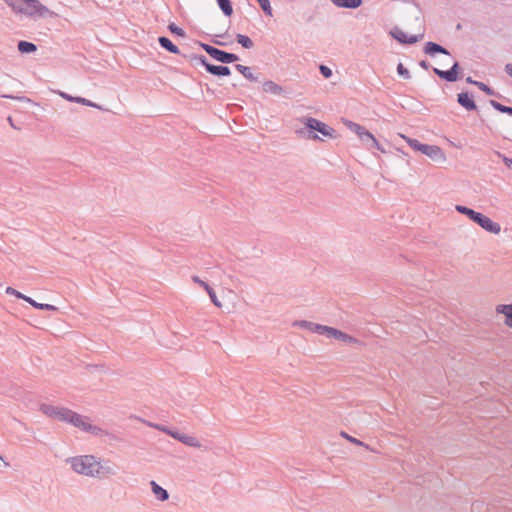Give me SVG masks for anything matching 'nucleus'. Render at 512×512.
Wrapping results in <instances>:
<instances>
[{
  "instance_id": "1",
  "label": "nucleus",
  "mask_w": 512,
  "mask_h": 512,
  "mask_svg": "<svg viewBox=\"0 0 512 512\" xmlns=\"http://www.w3.org/2000/svg\"><path fill=\"white\" fill-rule=\"evenodd\" d=\"M65 463L74 473L88 478L101 480L116 475V471L109 461H104L92 454L68 457Z\"/></svg>"
},
{
  "instance_id": "2",
  "label": "nucleus",
  "mask_w": 512,
  "mask_h": 512,
  "mask_svg": "<svg viewBox=\"0 0 512 512\" xmlns=\"http://www.w3.org/2000/svg\"><path fill=\"white\" fill-rule=\"evenodd\" d=\"M16 14L25 15L31 19L54 17L56 14L39 0H3Z\"/></svg>"
},
{
  "instance_id": "3",
  "label": "nucleus",
  "mask_w": 512,
  "mask_h": 512,
  "mask_svg": "<svg viewBox=\"0 0 512 512\" xmlns=\"http://www.w3.org/2000/svg\"><path fill=\"white\" fill-rule=\"evenodd\" d=\"M456 211L467 216L471 221L478 224L481 228L486 230L487 232L493 234H499L501 231V227L498 223L492 221L489 217L484 214L477 212L469 207L463 205H456Z\"/></svg>"
},
{
  "instance_id": "4",
  "label": "nucleus",
  "mask_w": 512,
  "mask_h": 512,
  "mask_svg": "<svg viewBox=\"0 0 512 512\" xmlns=\"http://www.w3.org/2000/svg\"><path fill=\"white\" fill-rule=\"evenodd\" d=\"M68 424H71L72 426L92 434L93 436L101 437L103 435H106L107 432L103 430L102 428L92 425L88 422V418L85 416H82L74 411H71Z\"/></svg>"
},
{
  "instance_id": "5",
  "label": "nucleus",
  "mask_w": 512,
  "mask_h": 512,
  "mask_svg": "<svg viewBox=\"0 0 512 512\" xmlns=\"http://www.w3.org/2000/svg\"><path fill=\"white\" fill-rule=\"evenodd\" d=\"M68 424H71L72 426L92 434L93 436L101 437L103 435H106L107 432L103 430L102 428L92 425L88 422V418L85 416H82L74 411H71Z\"/></svg>"
},
{
  "instance_id": "6",
  "label": "nucleus",
  "mask_w": 512,
  "mask_h": 512,
  "mask_svg": "<svg viewBox=\"0 0 512 512\" xmlns=\"http://www.w3.org/2000/svg\"><path fill=\"white\" fill-rule=\"evenodd\" d=\"M301 122L307 129H309L308 138L313 140H320V137L313 133L314 131H317L327 137H333V133L335 132L334 129L328 127L325 123L312 117H304L301 119Z\"/></svg>"
},
{
  "instance_id": "7",
  "label": "nucleus",
  "mask_w": 512,
  "mask_h": 512,
  "mask_svg": "<svg viewBox=\"0 0 512 512\" xmlns=\"http://www.w3.org/2000/svg\"><path fill=\"white\" fill-rule=\"evenodd\" d=\"M200 46L209 56L218 62L229 64L239 60V57L236 54L220 50L209 44L200 43Z\"/></svg>"
},
{
  "instance_id": "8",
  "label": "nucleus",
  "mask_w": 512,
  "mask_h": 512,
  "mask_svg": "<svg viewBox=\"0 0 512 512\" xmlns=\"http://www.w3.org/2000/svg\"><path fill=\"white\" fill-rule=\"evenodd\" d=\"M40 411L47 417L68 423L72 410L66 407L54 406L43 403L40 405Z\"/></svg>"
},
{
  "instance_id": "9",
  "label": "nucleus",
  "mask_w": 512,
  "mask_h": 512,
  "mask_svg": "<svg viewBox=\"0 0 512 512\" xmlns=\"http://www.w3.org/2000/svg\"><path fill=\"white\" fill-rule=\"evenodd\" d=\"M195 60H197L201 65H203L206 71L212 75L229 76L231 74L230 68L228 66L211 64L208 62L207 58L204 55L195 56Z\"/></svg>"
},
{
  "instance_id": "10",
  "label": "nucleus",
  "mask_w": 512,
  "mask_h": 512,
  "mask_svg": "<svg viewBox=\"0 0 512 512\" xmlns=\"http://www.w3.org/2000/svg\"><path fill=\"white\" fill-rule=\"evenodd\" d=\"M420 152L437 162H444L446 160L443 150L437 145L423 144Z\"/></svg>"
},
{
  "instance_id": "11",
  "label": "nucleus",
  "mask_w": 512,
  "mask_h": 512,
  "mask_svg": "<svg viewBox=\"0 0 512 512\" xmlns=\"http://www.w3.org/2000/svg\"><path fill=\"white\" fill-rule=\"evenodd\" d=\"M458 70L459 63L455 62L449 70H440L438 68H433V72L448 82H455L458 79Z\"/></svg>"
},
{
  "instance_id": "12",
  "label": "nucleus",
  "mask_w": 512,
  "mask_h": 512,
  "mask_svg": "<svg viewBox=\"0 0 512 512\" xmlns=\"http://www.w3.org/2000/svg\"><path fill=\"white\" fill-rule=\"evenodd\" d=\"M391 36L396 39L398 42L403 44H414L419 41V39L422 38L423 35L417 36V35H411L407 36L400 28H394L390 32Z\"/></svg>"
},
{
  "instance_id": "13",
  "label": "nucleus",
  "mask_w": 512,
  "mask_h": 512,
  "mask_svg": "<svg viewBox=\"0 0 512 512\" xmlns=\"http://www.w3.org/2000/svg\"><path fill=\"white\" fill-rule=\"evenodd\" d=\"M458 103L468 111L476 110L477 106L474 99L468 92H461L457 95Z\"/></svg>"
},
{
  "instance_id": "14",
  "label": "nucleus",
  "mask_w": 512,
  "mask_h": 512,
  "mask_svg": "<svg viewBox=\"0 0 512 512\" xmlns=\"http://www.w3.org/2000/svg\"><path fill=\"white\" fill-rule=\"evenodd\" d=\"M424 53L432 57L435 56L437 53L450 55L449 51L445 47L431 41L425 44Z\"/></svg>"
},
{
  "instance_id": "15",
  "label": "nucleus",
  "mask_w": 512,
  "mask_h": 512,
  "mask_svg": "<svg viewBox=\"0 0 512 512\" xmlns=\"http://www.w3.org/2000/svg\"><path fill=\"white\" fill-rule=\"evenodd\" d=\"M293 326L294 327H300V328L309 330V331L317 333V334H320L321 329H322V325L321 324L313 323V322H310V321H307V320H297V321H294L293 322Z\"/></svg>"
},
{
  "instance_id": "16",
  "label": "nucleus",
  "mask_w": 512,
  "mask_h": 512,
  "mask_svg": "<svg viewBox=\"0 0 512 512\" xmlns=\"http://www.w3.org/2000/svg\"><path fill=\"white\" fill-rule=\"evenodd\" d=\"M150 485H151V490H152L153 494L159 501L164 502L169 499V493L166 489L161 487L155 481H151Z\"/></svg>"
},
{
  "instance_id": "17",
  "label": "nucleus",
  "mask_w": 512,
  "mask_h": 512,
  "mask_svg": "<svg viewBox=\"0 0 512 512\" xmlns=\"http://www.w3.org/2000/svg\"><path fill=\"white\" fill-rule=\"evenodd\" d=\"M339 8L356 9L362 5L363 0H331Z\"/></svg>"
},
{
  "instance_id": "18",
  "label": "nucleus",
  "mask_w": 512,
  "mask_h": 512,
  "mask_svg": "<svg viewBox=\"0 0 512 512\" xmlns=\"http://www.w3.org/2000/svg\"><path fill=\"white\" fill-rule=\"evenodd\" d=\"M496 312L506 316L505 324L512 328V304L498 305Z\"/></svg>"
},
{
  "instance_id": "19",
  "label": "nucleus",
  "mask_w": 512,
  "mask_h": 512,
  "mask_svg": "<svg viewBox=\"0 0 512 512\" xmlns=\"http://www.w3.org/2000/svg\"><path fill=\"white\" fill-rule=\"evenodd\" d=\"M158 42L162 48L166 49L170 53H173V54L180 53L179 48L175 44H173L169 38H167L165 36H161L158 38Z\"/></svg>"
},
{
  "instance_id": "20",
  "label": "nucleus",
  "mask_w": 512,
  "mask_h": 512,
  "mask_svg": "<svg viewBox=\"0 0 512 512\" xmlns=\"http://www.w3.org/2000/svg\"><path fill=\"white\" fill-rule=\"evenodd\" d=\"M235 68L238 72H240L247 80L249 81H252V82H257L259 80V78L257 76H255L252 71H251V68L248 67V66H244L242 64H236L235 65Z\"/></svg>"
},
{
  "instance_id": "21",
  "label": "nucleus",
  "mask_w": 512,
  "mask_h": 512,
  "mask_svg": "<svg viewBox=\"0 0 512 512\" xmlns=\"http://www.w3.org/2000/svg\"><path fill=\"white\" fill-rule=\"evenodd\" d=\"M263 91L274 95H280L283 92V88L273 81H265L263 83Z\"/></svg>"
},
{
  "instance_id": "22",
  "label": "nucleus",
  "mask_w": 512,
  "mask_h": 512,
  "mask_svg": "<svg viewBox=\"0 0 512 512\" xmlns=\"http://www.w3.org/2000/svg\"><path fill=\"white\" fill-rule=\"evenodd\" d=\"M17 48L22 54L33 53L37 51V46L34 43L24 40L18 42Z\"/></svg>"
},
{
  "instance_id": "23",
  "label": "nucleus",
  "mask_w": 512,
  "mask_h": 512,
  "mask_svg": "<svg viewBox=\"0 0 512 512\" xmlns=\"http://www.w3.org/2000/svg\"><path fill=\"white\" fill-rule=\"evenodd\" d=\"M344 124L349 130H351L352 132L357 134L358 137H361L363 135L364 131L366 130V128L364 126H361L360 124H357L350 120H345Z\"/></svg>"
},
{
  "instance_id": "24",
  "label": "nucleus",
  "mask_w": 512,
  "mask_h": 512,
  "mask_svg": "<svg viewBox=\"0 0 512 512\" xmlns=\"http://www.w3.org/2000/svg\"><path fill=\"white\" fill-rule=\"evenodd\" d=\"M219 8L225 16H231L233 13V7L230 0H216Z\"/></svg>"
},
{
  "instance_id": "25",
  "label": "nucleus",
  "mask_w": 512,
  "mask_h": 512,
  "mask_svg": "<svg viewBox=\"0 0 512 512\" xmlns=\"http://www.w3.org/2000/svg\"><path fill=\"white\" fill-rule=\"evenodd\" d=\"M26 302H28L30 305H32L36 309L48 310V311H56V310H58V308L56 306H54V305L38 303L35 300H33L32 298H30V297L28 299H26Z\"/></svg>"
},
{
  "instance_id": "26",
  "label": "nucleus",
  "mask_w": 512,
  "mask_h": 512,
  "mask_svg": "<svg viewBox=\"0 0 512 512\" xmlns=\"http://www.w3.org/2000/svg\"><path fill=\"white\" fill-rule=\"evenodd\" d=\"M319 335H325L328 338L337 339L338 335H341V331L333 327L322 325V329Z\"/></svg>"
},
{
  "instance_id": "27",
  "label": "nucleus",
  "mask_w": 512,
  "mask_h": 512,
  "mask_svg": "<svg viewBox=\"0 0 512 512\" xmlns=\"http://www.w3.org/2000/svg\"><path fill=\"white\" fill-rule=\"evenodd\" d=\"M181 443L186 445V446H189V447H194V448H200L201 447V443L199 442V440L194 437V436H189V435H186L184 434L182 439H181Z\"/></svg>"
},
{
  "instance_id": "28",
  "label": "nucleus",
  "mask_w": 512,
  "mask_h": 512,
  "mask_svg": "<svg viewBox=\"0 0 512 512\" xmlns=\"http://www.w3.org/2000/svg\"><path fill=\"white\" fill-rule=\"evenodd\" d=\"M236 41L245 49H251L254 46L253 41L246 35L237 34Z\"/></svg>"
},
{
  "instance_id": "29",
  "label": "nucleus",
  "mask_w": 512,
  "mask_h": 512,
  "mask_svg": "<svg viewBox=\"0 0 512 512\" xmlns=\"http://www.w3.org/2000/svg\"><path fill=\"white\" fill-rule=\"evenodd\" d=\"M359 138L363 142V144L366 145L367 148H368V146H371V145H377V139L367 129L364 131L363 135Z\"/></svg>"
},
{
  "instance_id": "30",
  "label": "nucleus",
  "mask_w": 512,
  "mask_h": 512,
  "mask_svg": "<svg viewBox=\"0 0 512 512\" xmlns=\"http://www.w3.org/2000/svg\"><path fill=\"white\" fill-rule=\"evenodd\" d=\"M400 136H401L403 139H405V140H406V142L408 143V145H409L412 149H414V150H416V151H419V152L421 151V147L423 146V144H422V143H420L418 140H416V139H412V138H409V137H406V136H404V135H400Z\"/></svg>"
},
{
  "instance_id": "31",
  "label": "nucleus",
  "mask_w": 512,
  "mask_h": 512,
  "mask_svg": "<svg viewBox=\"0 0 512 512\" xmlns=\"http://www.w3.org/2000/svg\"><path fill=\"white\" fill-rule=\"evenodd\" d=\"M205 290L206 292L208 293L212 303L216 306V307H221V302L218 300L217 296H216V293L215 291L213 290L212 287H210L209 285H205Z\"/></svg>"
},
{
  "instance_id": "32",
  "label": "nucleus",
  "mask_w": 512,
  "mask_h": 512,
  "mask_svg": "<svg viewBox=\"0 0 512 512\" xmlns=\"http://www.w3.org/2000/svg\"><path fill=\"white\" fill-rule=\"evenodd\" d=\"M57 93L65 100L69 101V102H75V103H81L83 102L82 101V97H79V96H72L66 92H63V91H57Z\"/></svg>"
},
{
  "instance_id": "33",
  "label": "nucleus",
  "mask_w": 512,
  "mask_h": 512,
  "mask_svg": "<svg viewBox=\"0 0 512 512\" xmlns=\"http://www.w3.org/2000/svg\"><path fill=\"white\" fill-rule=\"evenodd\" d=\"M475 86H477L481 91H483L487 95H490V96L496 95L495 91L483 82L475 83Z\"/></svg>"
},
{
  "instance_id": "34",
  "label": "nucleus",
  "mask_w": 512,
  "mask_h": 512,
  "mask_svg": "<svg viewBox=\"0 0 512 512\" xmlns=\"http://www.w3.org/2000/svg\"><path fill=\"white\" fill-rule=\"evenodd\" d=\"M337 339L341 340L343 342L351 343V344L359 343V341L356 338H354V337H352V336H350V335H348V334H346V333H344L342 331H341V335H338Z\"/></svg>"
},
{
  "instance_id": "35",
  "label": "nucleus",
  "mask_w": 512,
  "mask_h": 512,
  "mask_svg": "<svg viewBox=\"0 0 512 512\" xmlns=\"http://www.w3.org/2000/svg\"><path fill=\"white\" fill-rule=\"evenodd\" d=\"M168 29H169V31H170L171 33L176 34V35H178V36H180V37H184V36H185V31H184L182 28L178 27V26H177L176 24H174V23H170V24L168 25Z\"/></svg>"
},
{
  "instance_id": "36",
  "label": "nucleus",
  "mask_w": 512,
  "mask_h": 512,
  "mask_svg": "<svg viewBox=\"0 0 512 512\" xmlns=\"http://www.w3.org/2000/svg\"><path fill=\"white\" fill-rule=\"evenodd\" d=\"M258 4L266 14H272V8L269 0H259Z\"/></svg>"
},
{
  "instance_id": "37",
  "label": "nucleus",
  "mask_w": 512,
  "mask_h": 512,
  "mask_svg": "<svg viewBox=\"0 0 512 512\" xmlns=\"http://www.w3.org/2000/svg\"><path fill=\"white\" fill-rule=\"evenodd\" d=\"M6 293L9 294V295H14V296H16L19 299H23L24 301H26V299L29 298L28 296L22 294L21 292L15 290L12 287H7L6 288Z\"/></svg>"
},
{
  "instance_id": "38",
  "label": "nucleus",
  "mask_w": 512,
  "mask_h": 512,
  "mask_svg": "<svg viewBox=\"0 0 512 512\" xmlns=\"http://www.w3.org/2000/svg\"><path fill=\"white\" fill-rule=\"evenodd\" d=\"M397 72L400 76L404 77L405 79H409L411 77L409 70L405 68L402 63L398 64Z\"/></svg>"
},
{
  "instance_id": "39",
  "label": "nucleus",
  "mask_w": 512,
  "mask_h": 512,
  "mask_svg": "<svg viewBox=\"0 0 512 512\" xmlns=\"http://www.w3.org/2000/svg\"><path fill=\"white\" fill-rule=\"evenodd\" d=\"M490 105L497 111L501 112V113H506V110H507V107L508 106H505L495 100H490Z\"/></svg>"
},
{
  "instance_id": "40",
  "label": "nucleus",
  "mask_w": 512,
  "mask_h": 512,
  "mask_svg": "<svg viewBox=\"0 0 512 512\" xmlns=\"http://www.w3.org/2000/svg\"><path fill=\"white\" fill-rule=\"evenodd\" d=\"M147 425L149 427H152V428H154L156 430H159V431H161V432H163L165 434L170 433V428H168L166 426H163V425H160V424H155V423H150V422H147Z\"/></svg>"
},
{
  "instance_id": "41",
  "label": "nucleus",
  "mask_w": 512,
  "mask_h": 512,
  "mask_svg": "<svg viewBox=\"0 0 512 512\" xmlns=\"http://www.w3.org/2000/svg\"><path fill=\"white\" fill-rule=\"evenodd\" d=\"M341 436L347 439L349 442L358 445V446H364V443L350 435H348L346 432H341Z\"/></svg>"
},
{
  "instance_id": "42",
  "label": "nucleus",
  "mask_w": 512,
  "mask_h": 512,
  "mask_svg": "<svg viewBox=\"0 0 512 512\" xmlns=\"http://www.w3.org/2000/svg\"><path fill=\"white\" fill-rule=\"evenodd\" d=\"M319 70L324 78H330L332 76V70L326 65H320Z\"/></svg>"
},
{
  "instance_id": "43",
  "label": "nucleus",
  "mask_w": 512,
  "mask_h": 512,
  "mask_svg": "<svg viewBox=\"0 0 512 512\" xmlns=\"http://www.w3.org/2000/svg\"><path fill=\"white\" fill-rule=\"evenodd\" d=\"M496 155L503 160V162L507 166V168L512 170V159L511 158H508L507 156H505L504 154H502L501 152H498V151L496 152Z\"/></svg>"
},
{
  "instance_id": "44",
  "label": "nucleus",
  "mask_w": 512,
  "mask_h": 512,
  "mask_svg": "<svg viewBox=\"0 0 512 512\" xmlns=\"http://www.w3.org/2000/svg\"><path fill=\"white\" fill-rule=\"evenodd\" d=\"M82 101L83 102L80 103L82 105L93 107V108H97V109H100V110L103 109L100 105H98V104H96V103H94V102H92V101H90V100H88L86 98L82 97Z\"/></svg>"
},
{
  "instance_id": "45",
  "label": "nucleus",
  "mask_w": 512,
  "mask_h": 512,
  "mask_svg": "<svg viewBox=\"0 0 512 512\" xmlns=\"http://www.w3.org/2000/svg\"><path fill=\"white\" fill-rule=\"evenodd\" d=\"M167 435L171 436L172 438H174L175 440H178L179 442H181V439L183 437V433H180L178 431H175V430H172L170 429V433H168Z\"/></svg>"
},
{
  "instance_id": "46",
  "label": "nucleus",
  "mask_w": 512,
  "mask_h": 512,
  "mask_svg": "<svg viewBox=\"0 0 512 512\" xmlns=\"http://www.w3.org/2000/svg\"><path fill=\"white\" fill-rule=\"evenodd\" d=\"M1 97H3V98H10V99H16V100H19V101H30V99H28L26 97H16V96H12V95H1Z\"/></svg>"
},
{
  "instance_id": "47",
  "label": "nucleus",
  "mask_w": 512,
  "mask_h": 512,
  "mask_svg": "<svg viewBox=\"0 0 512 512\" xmlns=\"http://www.w3.org/2000/svg\"><path fill=\"white\" fill-rule=\"evenodd\" d=\"M193 282L201 285L205 289V285H208L206 282L202 281L198 276H192Z\"/></svg>"
},
{
  "instance_id": "48",
  "label": "nucleus",
  "mask_w": 512,
  "mask_h": 512,
  "mask_svg": "<svg viewBox=\"0 0 512 512\" xmlns=\"http://www.w3.org/2000/svg\"><path fill=\"white\" fill-rule=\"evenodd\" d=\"M372 148H375L377 150H379L380 152L382 153H385V149L383 148V146L377 141V145H371V146H368V149H372Z\"/></svg>"
},
{
  "instance_id": "49",
  "label": "nucleus",
  "mask_w": 512,
  "mask_h": 512,
  "mask_svg": "<svg viewBox=\"0 0 512 512\" xmlns=\"http://www.w3.org/2000/svg\"><path fill=\"white\" fill-rule=\"evenodd\" d=\"M505 72L512 77V63H508L505 65Z\"/></svg>"
},
{
  "instance_id": "50",
  "label": "nucleus",
  "mask_w": 512,
  "mask_h": 512,
  "mask_svg": "<svg viewBox=\"0 0 512 512\" xmlns=\"http://www.w3.org/2000/svg\"><path fill=\"white\" fill-rule=\"evenodd\" d=\"M419 65L426 70L429 68V64L425 60L420 61Z\"/></svg>"
},
{
  "instance_id": "51",
  "label": "nucleus",
  "mask_w": 512,
  "mask_h": 512,
  "mask_svg": "<svg viewBox=\"0 0 512 512\" xmlns=\"http://www.w3.org/2000/svg\"><path fill=\"white\" fill-rule=\"evenodd\" d=\"M466 82L472 85H475V83H479V81H475L471 77H467Z\"/></svg>"
},
{
  "instance_id": "52",
  "label": "nucleus",
  "mask_w": 512,
  "mask_h": 512,
  "mask_svg": "<svg viewBox=\"0 0 512 512\" xmlns=\"http://www.w3.org/2000/svg\"><path fill=\"white\" fill-rule=\"evenodd\" d=\"M213 43H215L216 45H219V46H225L226 45L225 42H222V41H219V40H213Z\"/></svg>"
},
{
  "instance_id": "53",
  "label": "nucleus",
  "mask_w": 512,
  "mask_h": 512,
  "mask_svg": "<svg viewBox=\"0 0 512 512\" xmlns=\"http://www.w3.org/2000/svg\"><path fill=\"white\" fill-rule=\"evenodd\" d=\"M505 114L512 115V107L508 106Z\"/></svg>"
},
{
  "instance_id": "54",
  "label": "nucleus",
  "mask_w": 512,
  "mask_h": 512,
  "mask_svg": "<svg viewBox=\"0 0 512 512\" xmlns=\"http://www.w3.org/2000/svg\"><path fill=\"white\" fill-rule=\"evenodd\" d=\"M0 461H2L4 463L5 466H9L10 464L8 462H5L3 457L0 455Z\"/></svg>"
}]
</instances>
